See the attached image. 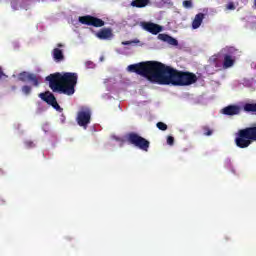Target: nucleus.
I'll use <instances>...</instances> for the list:
<instances>
[{
	"label": "nucleus",
	"instance_id": "18",
	"mask_svg": "<svg viewBox=\"0 0 256 256\" xmlns=\"http://www.w3.org/2000/svg\"><path fill=\"white\" fill-rule=\"evenodd\" d=\"M210 63H211V65H213L217 69H218V67H221V63H219V55H213L210 58Z\"/></svg>",
	"mask_w": 256,
	"mask_h": 256
},
{
	"label": "nucleus",
	"instance_id": "5",
	"mask_svg": "<svg viewBox=\"0 0 256 256\" xmlns=\"http://www.w3.org/2000/svg\"><path fill=\"white\" fill-rule=\"evenodd\" d=\"M91 108L89 107H81L77 113L76 121L79 127H83V129H87L89 124L91 123Z\"/></svg>",
	"mask_w": 256,
	"mask_h": 256
},
{
	"label": "nucleus",
	"instance_id": "23",
	"mask_svg": "<svg viewBox=\"0 0 256 256\" xmlns=\"http://www.w3.org/2000/svg\"><path fill=\"white\" fill-rule=\"evenodd\" d=\"M22 92L24 93V95H29L31 93V86L24 85L22 87Z\"/></svg>",
	"mask_w": 256,
	"mask_h": 256
},
{
	"label": "nucleus",
	"instance_id": "21",
	"mask_svg": "<svg viewBox=\"0 0 256 256\" xmlns=\"http://www.w3.org/2000/svg\"><path fill=\"white\" fill-rule=\"evenodd\" d=\"M183 7H185V9H191L193 7V2L191 0H185L183 1Z\"/></svg>",
	"mask_w": 256,
	"mask_h": 256
},
{
	"label": "nucleus",
	"instance_id": "29",
	"mask_svg": "<svg viewBox=\"0 0 256 256\" xmlns=\"http://www.w3.org/2000/svg\"><path fill=\"white\" fill-rule=\"evenodd\" d=\"M1 77H3V72L1 71V68H0V79Z\"/></svg>",
	"mask_w": 256,
	"mask_h": 256
},
{
	"label": "nucleus",
	"instance_id": "13",
	"mask_svg": "<svg viewBox=\"0 0 256 256\" xmlns=\"http://www.w3.org/2000/svg\"><path fill=\"white\" fill-rule=\"evenodd\" d=\"M205 19V14L198 13L195 15V18L192 22V29H199L201 27V23H203V20Z\"/></svg>",
	"mask_w": 256,
	"mask_h": 256
},
{
	"label": "nucleus",
	"instance_id": "31",
	"mask_svg": "<svg viewBox=\"0 0 256 256\" xmlns=\"http://www.w3.org/2000/svg\"><path fill=\"white\" fill-rule=\"evenodd\" d=\"M57 47H63V44L60 43V44L57 45Z\"/></svg>",
	"mask_w": 256,
	"mask_h": 256
},
{
	"label": "nucleus",
	"instance_id": "11",
	"mask_svg": "<svg viewBox=\"0 0 256 256\" xmlns=\"http://www.w3.org/2000/svg\"><path fill=\"white\" fill-rule=\"evenodd\" d=\"M228 53L229 54H224L223 69H229L235 65V56L231 55L233 48H229Z\"/></svg>",
	"mask_w": 256,
	"mask_h": 256
},
{
	"label": "nucleus",
	"instance_id": "20",
	"mask_svg": "<svg viewBox=\"0 0 256 256\" xmlns=\"http://www.w3.org/2000/svg\"><path fill=\"white\" fill-rule=\"evenodd\" d=\"M156 127H157V129H159L160 131H167V129H168L167 124H165V123H163V122H158V123L156 124Z\"/></svg>",
	"mask_w": 256,
	"mask_h": 256
},
{
	"label": "nucleus",
	"instance_id": "3",
	"mask_svg": "<svg viewBox=\"0 0 256 256\" xmlns=\"http://www.w3.org/2000/svg\"><path fill=\"white\" fill-rule=\"evenodd\" d=\"M234 141L236 147H239V149H247V147L256 141V126L238 130Z\"/></svg>",
	"mask_w": 256,
	"mask_h": 256
},
{
	"label": "nucleus",
	"instance_id": "4",
	"mask_svg": "<svg viewBox=\"0 0 256 256\" xmlns=\"http://www.w3.org/2000/svg\"><path fill=\"white\" fill-rule=\"evenodd\" d=\"M126 139L128 143H130L131 145H134V147H137L138 149H141V151H146V152L149 151L151 142L139 136V134L134 132L128 133L126 136Z\"/></svg>",
	"mask_w": 256,
	"mask_h": 256
},
{
	"label": "nucleus",
	"instance_id": "6",
	"mask_svg": "<svg viewBox=\"0 0 256 256\" xmlns=\"http://www.w3.org/2000/svg\"><path fill=\"white\" fill-rule=\"evenodd\" d=\"M39 97L40 99H42V101L47 103V105H50L51 107H53V109H56L59 113H63V108H61L59 103H57V98L53 93H51L50 91H46L44 93H40Z\"/></svg>",
	"mask_w": 256,
	"mask_h": 256
},
{
	"label": "nucleus",
	"instance_id": "17",
	"mask_svg": "<svg viewBox=\"0 0 256 256\" xmlns=\"http://www.w3.org/2000/svg\"><path fill=\"white\" fill-rule=\"evenodd\" d=\"M244 111L246 113H256V103H246L244 105Z\"/></svg>",
	"mask_w": 256,
	"mask_h": 256
},
{
	"label": "nucleus",
	"instance_id": "19",
	"mask_svg": "<svg viewBox=\"0 0 256 256\" xmlns=\"http://www.w3.org/2000/svg\"><path fill=\"white\" fill-rule=\"evenodd\" d=\"M202 130L204 131V135H206V137H211V135H213V130H211L209 126H203Z\"/></svg>",
	"mask_w": 256,
	"mask_h": 256
},
{
	"label": "nucleus",
	"instance_id": "30",
	"mask_svg": "<svg viewBox=\"0 0 256 256\" xmlns=\"http://www.w3.org/2000/svg\"><path fill=\"white\" fill-rule=\"evenodd\" d=\"M87 65L91 66V65H93V62H87Z\"/></svg>",
	"mask_w": 256,
	"mask_h": 256
},
{
	"label": "nucleus",
	"instance_id": "14",
	"mask_svg": "<svg viewBox=\"0 0 256 256\" xmlns=\"http://www.w3.org/2000/svg\"><path fill=\"white\" fill-rule=\"evenodd\" d=\"M52 57L56 63H61L65 59V55L63 54V50L59 48H54L52 51Z\"/></svg>",
	"mask_w": 256,
	"mask_h": 256
},
{
	"label": "nucleus",
	"instance_id": "8",
	"mask_svg": "<svg viewBox=\"0 0 256 256\" xmlns=\"http://www.w3.org/2000/svg\"><path fill=\"white\" fill-rule=\"evenodd\" d=\"M18 80L22 83L29 81L34 87H39V78L34 73L22 72L18 75Z\"/></svg>",
	"mask_w": 256,
	"mask_h": 256
},
{
	"label": "nucleus",
	"instance_id": "1",
	"mask_svg": "<svg viewBox=\"0 0 256 256\" xmlns=\"http://www.w3.org/2000/svg\"><path fill=\"white\" fill-rule=\"evenodd\" d=\"M130 73L141 75L151 83L173 85V87H189L197 81V75L189 71L177 70L157 61L140 62L127 67Z\"/></svg>",
	"mask_w": 256,
	"mask_h": 256
},
{
	"label": "nucleus",
	"instance_id": "2",
	"mask_svg": "<svg viewBox=\"0 0 256 256\" xmlns=\"http://www.w3.org/2000/svg\"><path fill=\"white\" fill-rule=\"evenodd\" d=\"M78 79L79 76L75 72H56L46 77L53 93L67 95L68 97L75 95Z\"/></svg>",
	"mask_w": 256,
	"mask_h": 256
},
{
	"label": "nucleus",
	"instance_id": "22",
	"mask_svg": "<svg viewBox=\"0 0 256 256\" xmlns=\"http://www.w3.org/2000/svg\"><path fill=\"white\" fill-rule=\"evenodd\" d=\"M25 147H27V149H33V147H35V142L31 141V140H26L24 142Z\"/></svg>",
	"mask_w": 256,
	"mask_h": 256
},
{
	"label": "nucleus",
	"instance_id": "25",
	"mask_svg": "<svg viewBox=\"0 0 256 256\" xmlns=\"http://www.w3.org/2000/svg\"><path fill=\"white\" fill-rule=\"evenodd\" d=\"M167 144L168 145H175V138L173 136L167 137Z\"/></svg>",
	"mask_w": 256,
	"mask_h": 256
},
{
	"label": "nucleus",
	"instance_id": "10",
	"mask_svg": "<svg viewBox=\"0 0 256 256\" xmlns=\"http://www.w3.org/2000/svg\"><path fill=\"white\" fill-rule=\"evenodd\" d=\"M143 29L148 31V33H152V35H157L163 31V28L159 24L146 22L143 24Z\"/></svg>",
	"mask_w": 256,
	"mask_h": 256
},
{
	"label": "nucleus",
	"instance_id": "26",
	"mask_svg": "<svg viewBox=\"0 0 256 256\" xmlns=\"http://www.w3.org/2000/svg\"><path fill=\"white\" fill-rule=\"evenodd\" d=\"M226 9L233 11L235 9V4H233V2L228 3Z\"/></svg>",
	"mask_w": 256,
	"mask_h": 256
},
{
	"label": "nucleus",
	"instance_id": "28",
	"mask_svg": "<svg viewBox=\"0 0 256 256\" xmlns=\"http://www.w3.org/2000/svg\"><path fill=\"white\" fill-rule=\"evenodd\" d=\"M0 175H5V171H3L2 168H0Z\"/></svg>",
	"mask_w": 256,
	"mask_h": 256
},
{
	"label": "nucleus",
	"instance_id": "16",
	"mask_svg": "<svg viewBox=\"0 0 256 256\" xmlns=\"http://www.w3.org/2000/svg\"><path fill=\"white\" fill-rule=\"evenodd\" d=\"M149 3H151V0H133L130 5L137 9H143V7H147Z\"/></svg>",
	"mask_w": 256,
	"mask_h": 256
},
{
	"label": "nucleus",
	"instance_id": "27",
	"mask_svg": "<svg viewBox=\"0 0 256 256\" xmlns=\"http://www.w3.org/2000/svg\"><path fill=\"white\" fill-rule=\"evenodd\" d=\"M65 119H66V118H65V115L62 114L61 117H60V122H61V123H65Z\"/></svg>",
	"mask_w": 256,
	"mask_h": 256
},
{
	"label": "nucleus",
	"instance_id": "15",
	"mask_svg": "<svg viewBox=\"0 0 256 256\" xmlns=\"http://www.w3.org/2000/svg\"><path fill=\"white\" fill-rule=\"evenodd\" d=\"M159 39H161L162 41H165L169 45H173L174 47H177V45H179V42L177 41V39H175L167 34H160Z\"/></svg>",
	"mask_w": 256,
	"mask_h": 256
},
{
	"label": "nucleus",
	"instance_id": "12",
	"mask_svg": "<svg viewBox=\"0 0 256 256\" xmlns=\"http://www.w3.org/2000/svg\"><path fill=\"white\" fill-rule=\"evenodd\" d=\"M96 37L101 40H109L113 38V31L110 28L101 29L96 33Z\"/></svg>",
	"mask_w": 256,
	"mask_h": 256
},
{
	"label": "nucleus",
	"instance_id": "9",
	"mask_svg": "<svg viewBox=\"0 0 256 256\" xmlns=\"http://www.w3.org/2000/svg\"><path fill=\"white\" fill-rule=\"evenodd\" d=\"M221 113L230 117H233L234 115H239V113H241V106L228 105L221 110Z\"/></svg>",
	"mask_w": 256,
	"mask_h": 256
},
{
	"label": "nucleus",
	"instance_id": "24",
	"mask_svg": "<svg viewBox=\"0 0 256 256\" xmlns=\"http://www.w3.org/2000/svg\"><path fill=\"white\" fill-rule=\"evenodd\" d=\"M137 43H139V40L124 41L122 42V45H135Z\"/></svg>",
	"mask_w": 256,
	"mask_h": 256
},
{
	"label": "nucleus",
	"instance_id": "7",
	"mask_svg": "<svg viewBox=\"0 0 256 256\" xmlns=\"http://www.w3.org/2000/svg\"><path fill=\"white\" fill-rule=\"evenodd\" d=\"M78 21L82 25H89L92 27H103L105 25V21L101 20V18H97L91 15L80 16Z\"/></svg>",
	"mask_w": 256,
	"mask_h": 256
}]
</instances>
